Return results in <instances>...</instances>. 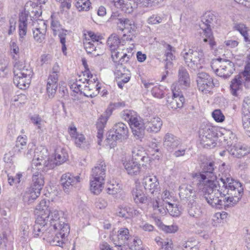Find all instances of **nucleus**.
I'll use <instances>...</instances> for the list:
<instances>
[{"label": "nucleus", "instance_id": "f257e3e1", "mask_svg": "<svg viewBox=\"0 0 250 250\" xmlns=\"http://www.w3.org/2000/svg\"><path fill=\"white\" fill-rule=\"evenodd\" d=\"M214 171V163L209 162L204 166L201 172L191 173L188 183L179 187L180 198L192 203L204 195L208 204L216 208L236 204L243 195L242 184L230 177H221L219 182Z\"/></svg>", "mask_w": 250, "mask_h": 250}, {"label": "nucleus", "instance_id": "f03ea898", "mask_svg": "<svg viewBox=\"0 0 250 250\" xmlns=\"http://www.w3.org/2000/svg\"><path fill=\"white\" fill-rule=\"evenodd\" d=\"M26 155H33L32 167L46 172L53 169L57 166L65 162L68 158L67 150L62 147H58L55 150L54 156H49L47 149L44 146L36 147L34 143L29 144Z\"/></svg>", "mask_w": 250, "mask_h": 250}, {"label": "nucleus", "instance_id": "7ed1b4c3", "mask_svg": "<svg viewBox=\"0 0 250 250\" xmlns=\"http://www.w3.org/2000/svg\"><path fill=\"white\" fill-rule=\"evenodd\" d=\"M56 228H54L49 224L46 231L43 233V240L52 245L62 247L64 243L65 238L70 232V228L66 222V218L58 220Z\"/></svg>", "mask_w": 250, "mask_h": 250}, {"label": "nucleus", "instance_id": "20e7f679", "mask_svg": "<svg viewBox=\"0 0 250 250\" xmlns=\"http://www.w3.org/2000/svg\"><path fill=\"white\" fill-rule=\"evenodd\" d=\"M34 212L36 218H41L42 220L49 221V224L54 228H56L59 220H62L64 218L62 211L56 209L51 210L50 201L44 199L36 206Z\"/></svg>", "mask_w": 250, "mask_h": 250}, {"label": "nucleus", "instance_id": "39448f33", "mask_svg": "<svg viewBox=\"0 0 250 250\" xmlns=\"http://www.w3.org/2000/svg\"><path fill=\"white\" fill-rule=\"evenodd\" d=\"M33 74V70L29 65L17 62L14 66V83L20 89H25L28 87Z\"/></svg>", "mask_w": 250, "mask_h": 250}, {"label": "nucleus", "instance_id": "423d86ee", "mask_svg": "<svg viewBox=\"0 0 250 250\" xmlns=\"http://www.w3.org/2000/svg\"><path fill=\"white\" fill-rule=\"evenodd\" d=\"M122 116L128 123L135 138L141 140L145 132V122L142 118L136 112L131 110L123 111Z\"/></svg>", "mask_w": 250, "mask_h": 250}, {"label": "nucleus", "instance_id": "0eeeda50", "mask_svg": "<svg viewBox=\"0 0 250 250\" xmlns=\"http://www.w3.org/2000/svg\"><path fill=\"white\" fill-rule=\"evenodd\" d=\"M129 131L127 125L122 122L116 124L108 131L106 139V145L110 148H114L117 141L126 140L128 138Z\"/></svg>", "mask_w": 250, "mask_h": 250}, {"label": "nucleus", "instance_id": "6e6552de", "mask_svg": "<svg viewBox=\"0 0 250 250\" xmlns=\"http://www.w3.org/2000/svg\"><path fill=\"white\" fill-rule=\"evenodd\" d=\"M216 21V16L211 12H208L205 13L202 18L203 25L206 26V27L204 28L202 25H200L203 31L201 36L203 39V41L205 42H208L211 49H213L216 45V43L214 40L211 27L214 25Z\"/></svg>", "mask_w": 250, "mask_h": 250}, {"label": "nucleus", "instance_id": "1a4fd4ad", "mask_svg": "<svg viewBox=\"0 0 250 250\" xmlns=\"http://www.w3.org/2000/svg\"><path fill=\"white\" fill-rule=\"evenodd\" d=\"M211 67L216 75L225 79L230 77L235 70L232 62L220 58L213 60Z\"/></svg>", "mask_w": 250, "mask_h": 250}, {"label": "nucleus", "instance_id": "9d476101", "mask_svg": "<svg viewBox=\"0 0 250 250\" xmlns=\"http://www.w3.org/2000/svg\"><path fill=\"white\" fill-rule=\"evenodd\" d=\"M117 29L123 33L122 39L124 41H131L135 37L137 26L135 22L128 19H118L116 22Z\"/></svg>", "mask_w": 250, "mask_h": 250}, {"label": "nucleus", "instance_id": "9b49d317", "mask_svg": "<svg viewBox=\"0 0 250 250\" xmlns=\"http://www.w3.org/2000/svg\"><path fill=\"white\" fill-rule=\"evenodd\" d=\"M183 56L188 66L193 70L202 68V64L204 62V55L202 50H193L189 49L183 52Z\"/></svg>", "mask_w": 250, "mask_h": 250}, {"label": "nucleus", "instance_id": "f8f14e48", "mask_svg": "<svg viewBox=\"0 0 250 250\" xmlns=\"http://www.w3.org/2000/svg\"><path fill=\"white\" fill-rule=\"evenodd\" d=\"M60 68L59 65H54L52 71L49 73L47 80L46 91L49 97H54L58 87V82Z\"/></svg>", "mask_w": 250, "mask_h": 250}, {"label": "nucleus", "instance_id": "ddd939ff", "mask_svg": "<svg viewBox=\"0 0 250 250\" xmlns=\"http://www.w3.org/2000/svg\"><path fill=\"white\" fill-rule=\"evenodd\" d=\"M196 82L199 90L204 94L210 93L215 86L212 77L206 72L198 73Z\"/></svg>", "mask_w": 250, "mask_h": 250}, {"label": "nucleus", "instance_id": "4468645a", "mask_svg": "<svg viewBox=\"0 0 250 250\" xmlns=\"http://www.w3.org/2000/svg\"><path fill=\"white\" fill-rule=\"evenodd\" d=\"M46 30L47 24L44 21L38 19L33 21L32 31L36 42L42 43L44 41Z\"/></svg>", "mask_w": 250, "mask_h": 250}, {"label": "nucleus", "instance_id": "2eb2a0df", "mask_svg": "<svg viewBox=\"0 0 250 250\" xmlns=\"http://www.w3.org/2000/svg\"><path fill=\"white\" fill-rule=\"evenodd\" d=\"M79 175L74 176L72 173L67 172L63 174L60 179V183L63 190L67 193H69L75 185L81 181Z\"/></svg>", "mask_w": 250, "mask_h": 250}, {"label": "nucleus", "instance_id": "dca6fc26", "mask_svg": "<svg viewBox=\"0 0 250 250\" xmlns=\"http://www.w3.org/2000/svg\"><path fill=\"white\" fill-rule=\"evenodd\" d=\"M217 128L213 126L211 124L204 123L201 125L199 131V137L203 142H206L208 140L211 141L217 137Z\"/></svg>", "mask_w": 250, "mask_h": 250}, {"label": "nucleus", "instance_id": "f3484780", "mask_svg": "<svg viewBox=\"0 0 250 250\" xmlns=\"http://www.w3.org/2000/svg\"><path fill=\"white\" fill-rule=\"evenodd\" d=\"M242 112L243 115V126L248 135L250 137V96L244 98L242 105Z\"/></svg>", "mask_w": 250, "mask_h": 250}, {"label": "nucleus", "instance_id": "a211bd4d", "mask_svg": "<svg viewBox=\"0 0 250 250\" xmlns=\"http://www.w3.org/2000/svg\"><path fill=\"white\" fill-rule=\"evenodd\" d=\"M142 184L146 192L156 195L159 193L160 187L158 179L155 176H146L142 180Z\"/></svg>", "mask_w": 250, "mask_h": 250}, {"label": "nucleus", "instance_id": "6ab92c4d", "mask_svg": "<svg viewBox=\"0 0 250 250\" xmlns=\"http://www.w3.org/2000/svg\"><path fill=\"white\" fill-rule=\"evenodd\" d=\"M174 200V197L173 196L171 193L167 190H164L161 195V199H158L155 200L152 202V208L155 211V213H157L158 211V209L160 208V206L167 207L172 203V202Z\"/></svg>", "mask_w": 250, "mask_h": 250}, {"label": "nucleus", "instance_id": "aec40b11", "mask_svg": "<svg viewBox=\"0 0 250 250\" xmlns=\"http://www.w3.org/2000/svg\"><path fill=\"white\" fill-rule=\"evenodd\" d=\"M132 158L134 160H140L143 163V167H147L150 163V159L146 154L144 148L140 146H134L132 149Z\"/></svg>", "mask_w": 250, "mask_h": 250}, {"label": "nucleus", "instance_id": "412c9836", "mask_svg": "<svg viewBox=\"0 0 250 250\" xmlns=\"http://www.w3.org/2000/svg\"><path fill=\"white\" fill-rule=\"evenodd\" d=\"M116 78L118 79L117 85L119 88L122 89L125 83H127L130 79V71L125 69L122 65L117 66L115 72Z\"/></svg>", "mask_w": 250, "mask_h": 250}, {"label": "nucleus", "instance_id": "4be33fe9", "mask_svg": "<svg viewBox=\"0 0 250 250\" xmlns=\"http://www.w3.org/2000/svg\"><path fill=\"white\" fill-rule=\"evenodd\" d=\"M112 113V110L110 108H108L105 112L102 114L98 120L96 126L98 130L97 138L99 141H101L104 133V128L106 124L107 121Z\"/></svg>", "mask_w": 250, "mask_h": 250}, {"label": "nucleus", "instance_id": "5701e85b", "mask_svg": "<svg viewBox=\"0 0 250 250\" xmlns=\"http://www.w3.org/2000/svg\"><path fill=\"white\" fill-rule=\"evenodd\" d=\"M185 101V98L183 95L173 91L172 96L167 98V105L168 108L176 110L182 108Z\"/></svg>", "mask_w": 250, "mask_h": 250}, {"label": "nucleus", "instance_id": "b1692460", "mask_svg": "<svg viewBox=\"0 0 250 250\" xmlns=\"http://www.w3.org/2000/svg\"><path fill=\"white\" fill-rule=\"evenodd\" d=\"M164 146L169 152L174 151L181 146L182 142L180 139L170 133H167L164 138Z\"/></svg>", "mask_w": 250, "mask_h": 250}, {"label": "nucleus", "instance_id": "393cba45", "mask_svg": "<svg viewBox=\"0 0 250 250\" xmlns=\"http://www.w3.org/2000/svg\"><path fill=\"white\" fill-rule=\"evenodd\" d=\"M49 226V221L42 220L41 218H36L32 231L33 237H38L41 236L43 237V233L47 229ZM42 238H43V237Z\"/></svg>", "mask_w": 250, "mask_h": 250}, {"label": "nucleus", "instance_id": "a878e982", "mask_svg": "<svg viewBox=\"0 0 250 250\" xmlns=\"http://www.w3.org/2000/svg\"><path fill=\"white\" fill-rule=\"evenodd\" d=\"M163 125L161 119L157 116L149 117L145 122V129L150 133L158 132Z\"/></svg>", "mask_w": 250, "mask_h": 250}, {"label": "nucleus", "instance_id": "bb28decb", "mask_svg": "<svg viewBox=\"0 0 250 250\" xmlns=\"http://www.w3.org/2000/svg\"><path fill=\"white\" fill-rule=\"evenodd\" d=\"M123 166L128 175L134 176L140 173L141 165L130 158H125L124 160Z\"/></svg>", "mask_w": 250, "mask_h": 250}, {"label": "nucleus", "instance_id": "cd10ccee", "mask_svg": "<svg viewBox=\"0 0 250 250\" xmlns=\"http://www.w3.org/2000/svg\"><path fill=\"white\" fill-rule=\"evenodd\" d=\"M244 80L240 75H237L233 79L230 84V93L235 97H238L243 88Z\"/></svg>", "mask_w": 250, "mask_h": 250}, {"label": "nucleus", "instance_id": "c85d7f7f", "mask_svg": "<svg viewBox=\"0 0 250 250\" xmlns=\"http://www.w3.org/2000/svg\"><path fill=\"white\" fill-rule=\"evenodd\" d=\"M106 165L104 162H101L100 164L96 166L92 169L91 178L95 180L105 181Z\"/></svg>", "mask_w": 250, "mask_h": 250}, {"label": "nucleus", "instance_id": "c756f323", "mask_svg": "<svg viewBox=\"0 0 250 250\" xmlns=\"http://www.w3.org/2000/svg\"><path fill=\"white\" fill-rule=\"evenodd\" d=\"M28 15L25 13H21L19 16L18 32L20 38H23L27 31Z\"/></svg>", "mask_w": 250, "mask_h": 250}, {"label": "nucleus", "instance_id": "7c9ffc66", "mask_svg": "<svg viewBox=\"0 0 250 250\" xmlns=\"http://www.w3.org/2000/svg\"><path fill=\"white\" fill-rule=\"evenodd\" d=\"M51 19V28L53 32L54 35H58L59 38L61 37V35L66 36L67 31L62 28L59 21L56 19L54 14H52Z\"/></svg>", "mask_w": 250, "mask_h": 250}, {"label": "nucleus", "instance_id": "2f4dec72", "mask_svg": "<svg viewBox=\"0 0 250 250\" xmlns=\"http://www.w3.org/2000/svg\"><path fill=\"white\" fill-rule=\"evenodd\" d=\"M132 196L136 204H144L147 201V197L139 185H136L132 189Z\"/></svg>", "mask_w": 250, "mask_h": 250}, {"label": "nucleus", "instance_id": "473e14b6", "mask_svg": "<svg viewBox=\"0 0 250 250\" xmlns=\"http://www.w3.org/2000/svg\"><path fill=\"white\" fill-rule=\"evenodd\" d=\"M119 242L118 243H114V245L116 247H121L122 245H126L128 246L130 245L129 243V230L125 228H121L118 230V234L117 235Z\"/></svg>", "mask_w": 250, "mask_h": 250}, {"label": "nucleus", "instance_id": "72a5a7b5", "mask_svg": "<svg viewBox=\"0 0 250 250\" xmlns=\"http://www.w3.org/2000/svg\"><path fill=\"white\" fill-rule=\"evenodd\" d=\"M41 191L30 186L24 192L23 200L28 204L33 202L40 195Z\"/></svg>", "mask_w": 250, "mask_h": 250}, {"label": "nucleus", "instance_id": "f704fd0d", "mask_svg": "<svg viewBox=\"0 0 250 250\" xmlns=\"http://www.w3.org/2000/svg\"><path fill=\"white\" fill-rule=\"evenodd\" d=\"M31 168L33 169L38 170L40 171H37L33 173L32 176V183L30 186L36 189L38 188L40 190H41L44 184V177L41 173L42 170H38L37 168H33L32 167ZM42 171H43L42 170Z\"/></svg>", "mask_w": 250, "mask_h": 250}, {"label": "nucleus", "instance_id": "c9c22d12", "mask_svg": "<svg viewBox=\"0 0 250 250\" xmlns=\"http://www.w3.org/2000/svg\"><path fill=\"white\" fill-rule=\"evenodd\" d=\"M88 85L85 83L83 94L86 97H94L100 92L101 89V84L97 83L96 84L93 83L88 84Z\"/></svg>", "mask_w": 250, "mask_h": 250}, {"label": "nucleus", "instance_id": "e433bc0d", "mask_svg": "<svg viewBox=\"0 0 250 250\" xmlns=\"http://www.w3.org/2000/svg\"><path fill=\"white\" fill-rule=\"evenodd\" d=\"M160 208L158 209V211L156 213L157 214H160L161 215H165L167 212H168L171 216L178 217L181 214V211L179 208L174 204L171 203L167 207L160 206Z\"/></svg>", "mask_w": 250, "mask_h": 250}, {"label": "nucleus", "instance_id": "4c0bfd02", "mask_svg": "<svg viewBox=\"0 0 250 250\" xmlns=\"http://www.w3.org/2000/svg\"><path fill=\"white\" fill-rule=\"evenodd\" d=\"M27 137L25 135L19 136L17 139L16 145L13 149L15 154H21L24 153V150L26 148Z\"/></svg>", "mask_w": 250, "mask_h": 250}, {"label": "nucleus", "instance_id": "58836bf2", "mask_svg": "<svg viewBox=\"0 0 250 250\" xmlns=\"http://www.w3.org/2000/svg\"><path fill=\"white\" fill-rule=\"evenodd\" d=\"M86 80L85 78H81V76L79 77V79H77L75 82L71 83L70 88L74 93L77 94L83 93L85 86V82Z\"/></svg>", "mask_w": 250, "mask_h": 250}, {"label": "nucleus", "instance_id": "ea45409f", "mask_svg": "<svg viewBox=\"0 0 250 250\" xmlns=\"http://www.w3.org/2000/svg\"><path fill=\"white\" fill-rule=\"evenodd\" d=\"M104 181L100 180H95L94 178H91L90 180V189L91 192L94 194L98 195L100 194L104 187Z\"/></svg>", "mask_w": 250, "mask_h": 250}, {"label": "nucleus", "instance_id": "a19ab883", "mask_svg": "<svg viewBox=\"0 0 250 250\" xmlns=\"http://www.w3.org/2000/svg\"><path fill=\"white\" fill-rule=\"evenodd\" d=\"M155 241L158 246L160 247L159 250H172L173 243L170 239H163L160 236L155 238Z\"/></svg>", "mask_w": 250, "mask_h": 250}, {"label": "nucleus", "instance_id": "79ce46f5", "mask_svg": "<svg viewBox=\"0 0 250 250\" xmlns=\"http://www.w3.org/2000/svg\"><path fill=\"white\" fill-rule=\"evenodd\" d=\"M191 206L188 209V214L190 217L194 218L197 220L202 215V212L200 206L196 204L195 201L190 203Z\"/></svg>", "mask_w": 250, "mask_h": 250}, {"label": "nucleus", "instance_id": "37998d69", "mask_svg": "<svg viewBox=\"0 0 250 250\" xmlns=\"http://www.w3.org/2000/svg\"><path fill=\"white\" fill-rule=\"evenodd\" d=\"M83 45L84 49L88 54H91L93 56H97L100 55V52L98 51L96 43L88 41V39L83 40Z\"/></svg>", "mask_w": 250, "mask_h": 250}, {"label": "nucleus", "instance_id": "c03bdc74", "mask_svg": "<svg viewBox=\"0 0 250 250\" xmlns=\"http://www.w3.org/2000/svg\"><path fill=\"white\" fill-rule=\"evenodd\" d=\"M234 29L238 31L241 35L244 37L245 42H250V39L249 37L248 31L249 30L248 27L246 24L243 23H237L234 26Z\"/></svg>", "mask_w": 250, "mask_h": 250}, {"label": "nucleus", "instance_id": "a18cd8bd", "mask_svg": "<svg viewBox=\"0 0 250 250\" xmlns=\"http://www.w3.org/2000/svg\"><path fill=\"white\" fill-rule=\"evenodd\" d=\"M137 4L145 7H154L158 6L165 0H134Z\"/></svg>", "mask_w": 250, "mask_h": 250}, {"label": "nucleus", "instance_id": "49530a36", "mask_svg": "<svg viewBox=\"0 0 250 250\" xmlns=\"http://www.w3.org/2000/svg\"><path fill=\"white\" fill-rule=\"evenodd\" d=\"M179 83L181 85L188 86L189 85L190 80L189 75L187 70L181 68L179 70Z\"/></svg>", "mask_w": 250, "mask_h": 250}, {"label": "nucleus", "instance_id": "de8ad7c7", "mask_svg": "<svg viewBox=\"0 0 250 250\" xmlns=\"http://www.w3.org/2000/svg\"><path fill=\"white\" fill-rule=\"evenodd\" d=\"M121 43V40L116 35H112L108 39L107 44L111 51L117 50Z\"/></svg>", "mask_w": 250, "mask_h": 250}, {"label": "nucleus", "instance_id": "09e8293b", "mask_svg": "<svg viewBox=\"0 0 250 250\" xmlns=\"http://www.w3.org/2000/svg\"><path fill=\"white\" fill-rule=\"evenodd\" d=\"M131 207L127 205H122L119 206L117 212V215L121 217L128 218L131 215Z\"/></svg>", "mask_w": 250, "mask_h": 250}, {"label": "nucleus", "instance_id": "8fccbe9b", "mask_svg": "<svg viewBox=\"0 0 250 250\" xmlns=\"http://www.w3.org/2000/svg\"><path fill=\"white\" fill-rule=\"evenodd\" d=\"M165 88L164 86L160 85H157L152 87L151 94L152 96L156 98L162 99L165 96Z\"/></svg>", "mask_w": 250, "mask_h": 250}, {"label": "nucleus", "instance_id": "3c124183", "mask_svg": "<svg viewBox=\"0 0 250 250\" xmlns=\"http://www.w3.org/2000/svg\"><path fill=\"white\" fill-rule=\"evenodd\" d=\"M7 175L8 182L10 185L12 186L16 184H18L21 182V179L22 177L21 172H18L16 174L15 176L11 175V173L8 171V170H5Z\"/></svg>", "mask_w": 250, "mask_h": 250}, {"label": "nucleus", "instance_id": "603ef678", "mask_svg": "<svg viewBox=\"0 0 250 250\" xmlns=\"http://www.w3.org/2000/svg\"><path fill=\"white\" fill-rule=\"evenodd\" d=\"M76 1L75 6L79 11H87L90 9L91 3L89 0H76Z\"/></svg>", "mask_w": 250, "mask_h": 250}, {"label": "nucleus", "instance_id": "864d4df0", "mask_svg": "<svg viewBox=\"0 0 250 250\" xmlns=\"http://www.w3.org/2000/svg\"><path fill=\"white\" fill-rule=\"evenodd\" d=\"M159 227L160 229L167 233H175L178 229V227L176 224L167 226L162 223H161L159 225Z\"/></svg>", "mask_w": 250, "mask_h": 250}, {"label": "nucleus", "instance_id": "5fc2aeb1", "mask_svg": "<svg viewBox=\"0 0 250 250\" xmlns=\"http://www.w3.org/2000/svg\"><path fill=\"white\" fill-rule=\"evenodd\" d=\"M164 17L158 14H153L149 17L147 20V22L149 24L154 25L162 22Z\"/></svg>", "mask_w": 250, "mask_h": 250}, {"label": "nucleus", "instance_id": "6e6d98bb", "mask_svg": "<svg viewBox=\"0 0 250 250\" xmlns=\"http://www.w3.org/2000/svg\"><path fill=\"white\" fill-rule=\"evenodd\" d=\"M84 39H88V41L96 43L97 45L101 44L102 43L101 42H100V40L101 39L100 37L96 35L92 31H89L87 32V34L85 35Z\"/></svg>", "mask_w": 250, "mask_h": 250}, {"label": "nucleus", "instance_id": "4d7b16f0", "mask_svg": "<svg viewBox=\"0 0 250 250\" xmlns=\"http://www.w3.org/2000/svg\"><path fill=\"white\" fill-rule=\"evenodd\" d=\"M227 145L228 146V148L227 149L230 155L235 157V153H239L240 144L232 145V143H231L230 142H228Z\"/></svg>", "mask_w": 250, "mask_h": 250}, {"label": "nucleus", "instance_id": "13d9d810", "mask_svg": "<svg viewBox=\"0 0 250 250\" xmlns=\"http://www.w3.org/2000/svg\"><path fill=\"white\" fill-rule=\"evenodd\" d=\"M72 141L74 142L75 145L79 147H81L82 145L86 142L85 137L83 134L79 133Z\"/></svg>", "mask_w": 250, "mask_h": 250}, {"label": "nucleus", "instance_id": "bf43d9fd", "mask_svg": "<svg viewBox=\"0 0 250 250\" xmlns=\"http://www.w3.org/2000/svg\"><path fill=\"white\" fill-rule=\"evenodd\" d=\"M212 117L217 123H222L225 120V116L220 109H215L212 112Z\"/></svg>", "mask_w": 250, "mask_h": 250}, {"label": "nucleus", "instance_id": "052dcab7", "mask_svg": "<svg viewBox=\"0 0 250 250\" xmlns=\"http://www.w3.org/2000/svg\"><path fill=\"white\" fill-rule=\"evenodd\" d=\"M30 120L34 125L37 126L38 129H42L43 121L39 115H34L30 117Z\"/></svg>", "mask_w": 250, "mask_h": 250}, {"label": "nucleus", "instance_id": "680f3d73", "mask_svg": "<svg viewBox=\"0 0 250 250\" xmlns=\"http://www.w3.org/2000/svg\"><path fill=\"white\" fill-rule=\"evenodd\" d=\"M250 152V148L247 146L240 144L239 153H235V157L241 158Z\"/></svg>", "mask_w": 250, "mask_h": 250}, {"label": "nucleus", "instance_id": "e2e57ef3", "mask_svg": "<svg viewBox=\"0 0 250 250\" xmlns=\"http://www.w3.org/2000/svg\"><path fill=\"white\" fill-rule=\"evenodd\" d=\"M16 22L14 19L9 20V23L4 27L5 30H7L8 35H11L13 34L16 30Z\"/></svg>", "mask_w": 250, "mask_h": 250}, {"label": "nucleus", "instance_id": "0e129e2a", "mask_svg": "<svg viewBox=\"0 0 250 250\" xmlns=\"http://www.w3.org/2000/svg\"><path fill=\"white\" fill-rule=\"evenodd\" d=\"M120 189V186L119 184H109L107 188V192L109 194L115 195L119 192Z\"/></svg>", "mask_w": 250, "mask_h": 250}, {"label": "nucleus", "instance_id": "69168bd1", "mask_svg": "<svg viewBox=\"0 0 250 250\" xmlns=\"http://www.w3.org/2000/svg\"><path fill=\"white\" fill-rule=\"evenodd\" d=\"M3 160L7 164L6 166H5L6 170H7V167H12V170H14V167L13 166V164L12 163L13 157L12 154L10 152L6 153L4 155Z\"/></svg>", "mask_w": 250, "mask_h": 250}, {"label": "nucleus", "instance_id": "338daca9", "mask_svg": "<svg viewBox=\"0 0 250 250\" xmlns=\"http://www.w3.org/2000/svg\"><path fill=\"white\" fill-rule=\"evenodd\" d=\"M95 205L97 208L103 209L107 207V202L105 199L102 198H99L96 199Z\"/></svg>", "mask_w": 250, "mask_h": 250}, {"label": "nucleus", "instance_id": "774afa93", "mask_svg": "<svg viewBox=\"0 0 250 250\" xmlns=\"http://www.w3.org/2000/svg\"><path fill=\"white\" fill-rule=\"evenodd\" d=\"M240 76L243 77L246 81H250V64H247L245 67L244 71Z\"/></svg>", "mask_w": 250, "mask_h": 250}]
</instances>
